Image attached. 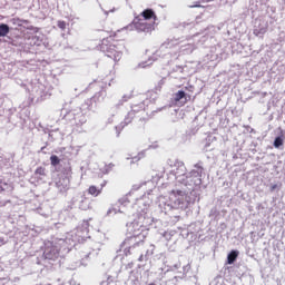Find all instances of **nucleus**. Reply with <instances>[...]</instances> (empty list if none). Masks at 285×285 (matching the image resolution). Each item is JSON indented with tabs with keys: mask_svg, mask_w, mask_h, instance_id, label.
<instances>
[{
	"mask_svg": "<svg viewBox=\"0 0 285 285\" xmlns=\"http://www.w3.org/2000/svg\"><path fill=\"white\" fill-rule=\"evenodd\" d=\"M126 46L121 42L114 41L112 37L102 39L100 43V50L105 52L109 59H114V61H121Z\"/></svg>",
	"mask_w": 285,
	"mask_h": 285,
	"instance_id": "f257e3e1",
	"label": "nucleus"
},
{
	"mask_svg": "<svg viewBox=\"0 0 285 285\" xmlns=\"http://www.w3.org/2000/svg\"><path fill=\"white\" fill-rule=\"evenodd\" d=\"M57 188L60 193H67L70 190V178L68 176L59 177V180L56 183Z\"/></svg>",
	"mask_w": 285,
	"mask_h": 285,
	"instance_id": "f03ea898",
	"label": "nucleus"
},
{
	"mask_svg": "<svg viewBox=\"0 0 285 285\" xmlns=\"http://www.w3.org/2000/svg\"><path fill=\"white\" fill-rule=\"evenodd\" d=\"M135 26L137 30H140L141 32H149V30H153V24L148 23L145 19H138V21L135 22Z\"/></svg>",
	"mask_w": 285,
	"mask_h": 285,
	"instance_id": "7ed1b4c3",
	"label": "nucleus"
},
{
	"mask_svg": "<svg viewBox=\"0 0 285 285\" xmlns=\"http://www.w3.org/2000/svg\"><path fill=\"white\" fill-rule=\"evenodd\" d=\"M107 181H102L100 185V188H97V186L91 185L88 188V195H91V197H99V195H101V193H104V188L106 186Z\"/></svg>",
	"mask_w": 285,
	"mask_h": 285,
	"instance_id": "20e7f679",
	"label": "nucleus"
},
{
	"mask_svg": "<svg viewBox=\"0 0 285 285\" xmlns=\"http://www.w3.org/2000/svg\"><path fill=\"white\" fill-rule=\"evenodd\" d=\"M176 199L174 200V206H176V208H184V204L186 202V196L184 195V191L181 190H177L176 191Z\"/></svg>",
	"mask_w": 285,
	"mask_h": 285,
	"instance_id": "39448f33",
	"label": "nucleus"
},
{
	"mask_svg": "<svg viewBox=\"0 0 285 285\" xmlns=\"http://www.w3.org/2000/svg\"><path fill=\"white\" fill-rule=\"evenodd\" d=\"M141 17L145 21H148V19H154V21H157V14H155V11L153 9H146L141 12Z\"/></svg>",
	"mask_w": 285,
	"mask_h": 285,
	"instance_id": "423d86ee",
	"label": "nucleus"
},
{
	"mask_svg": "<svg viewBox=\"0 0 285 285\" xmlns=\"http://www.w3.org/2000/svg\"><path fill=\"white\" fill-rule=\"evenodd\" d=\"M239 257V252L232 250L227 256V263L228 264H235V261Z\"/></svg>",
	"mask_w": 285,
	"mask_h": 285,
	"instance_id": "0eeeda50",
	"label": "nucleus"
},
{
	"mask_svg": "<svg viewBox=\"0 0 285 285\" xmlns=\"http://www.w3.org/2000/svg\"><path fill=\"white\" fill-rule=\"evenodd\" d=\"M10 32V27L6 23L0 24V37H7Z\"/></svg>",
	"mask_w": 285,
	"mask_h": 285,
	"instance_id": "6e6552de",
	"label": "nucleus"
},
{
	"mask_svg": "<svg viewBox=\"0 0 285 285\" xmlns=\"http://www.w3.org/2000/svg\"><path fill=\"white\" fill-rule=\"evenodd\" d=\"M185 98H186V92L179 90L178 92L175 94L174 101H176V102L181 101V99H185Z\"/></svg>",
	"mask_w": 285,
	"mask_h": 285,
	"instance_id": "1a4fd4ad",
	"label": "nucleus"
},
{
	"mask_svg": "<svg viewBox=\"0 0 285 285\" xmlns=\"http://www.w3.org/2000/svg\"><path fill=\"white\" fill-rule=\"evenodd\" d=\"M51 166H59L61 164V159L57 155H52L50 157Z\"/></svg>",
	"mask_w": 285,
	"mask_h": 285,
	"instance_id": "9d476101",
	"label": "nucleus"
},
{
	"mask_svg": "<svg viewBox=\"0 0 285 285\" xmlns=\"http://www.w3.org/2000/svg\"><path fill=\"white\" fill-rule=\"evenodd\" d=\"M9 187H10V184L0 179V194L6 193V190H8Z\"/></svg>",
	"mask_w": 285,
	"mask_h": 285,
	"instance_id": "9b49d317",
	"label": "nucleus"
},
{
	"mask_svg": "<svg viewBox=\"0 0 285 285\" xmlns=\"http://www.w3.org/2000/svg\"><path fill=\"white\" fill-rule=\"evenodd\" d=\"M35 175H39L40 177H46V167H38L36 170H35Z\"/></svg>",
	"mask_w": 285,
	"mask_h": 285,
	"instance_id": "f8f14e48",
	"label": "nucleus"
},
{
	"mask_svg": "<svg viewBox=\"0 0 285 285\" xmlns=\"http://www.w3.org/2000/svg\"><path fill=\"white\" fill-rule=\"evenodd\" d=\"M279 146H284V139H282V137H276L274 140V147L279 148Z\"/></svg>",
	"mask_w": 285,
	"mask_h": 285,
	"instance_id": "ddd939ff",
	"label": "nucleus"
},
{
	"mask_svg": "<svg viewBox=\"0 0 285 285\" xmlns=\"http://www.w3.org/2000/svg\"><path fill=\"white\" fill-rule=\"evenodd\" d=\"M254 35L256 37H259V35H266V28H261V29L254 30Z\"/></svg>",
	"mask_w": 285,
	"mask_h": 285,
	"instance_id": "4468645a",
	"label": "nucleus"
},
{
	"mask_svg": "<svg viewBox=\"0 0 285 285\" xmlns=\"http://www.w3.org/2000/svg\"><path fill=\"white\" fill-rule=\"evenodd\" d=\"M58 28H60V30H66V26H68V23H66V21L60 20L57 22Z\"/></svg>",
	"mask_w": 285,
	"mask_h": 285,
	"instance_id": "2eb2a0df",
	"label": "nucleus"
},
{
	"mask_svg": "<svg viewBox=\"0 0 285 285\" xmlns=\"http://www.w3.org/2000/svg\"><path fill=\"white\" fill-rule=\"evenodd\" d=\"M277 188V185H272L271 190H275Z\"/></svg>",
	"mask_w": 285,
	"mask_h": 285,
	"instance_id": "dca6fc26",
	"label": "nucleus"
}]
</instances>
